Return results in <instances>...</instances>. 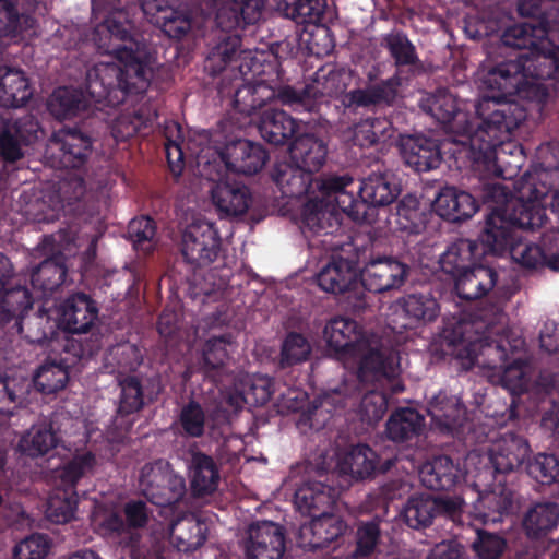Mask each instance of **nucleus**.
I'll return each mask as SVG.
<instances>
[{"label": "nucleus", "instance_id": "393cba45", "mask_svg": "<svg viewBox=\"0 0 559 559\" xmlns=\"http://www.w3.org/2000/svg\"><path fill=\"white\" fill-rule=\"evenodd\" d=\"M426 429L424 415L411 407L396 408L386 420L389 440L407 448L417 447Z\"/></svg>", "mask_w": 559, "mask_h": 559}, {"label": "nucleus", "instance_id": "1a4fd4ad", "mask_svg": "<svg viewBox=\"0 0 559 559\" xmlns=\"http://www.w3.org/2000/svg\"><path fill=\"white\" fill-rule=\"evenodd\" d=\"M153 510L141 499H130L120 511H110L99 526L104 535L119 539L120 545L130 549L132 559H140L141 530L147 526Z\"/></svg>", "mask_w": 559, "mask_h": 559}, {"label": "nucleus", "instance_id": "b1692460", "mask_svg": "<svg viewBox=\"0 0 559 559\" xmlns=\"http://www.w3.org/2000/svg\"><path fill=\"white\" fill-rule=\"evenodd\" d=\"M401 154L405 164L417 173L436 169L442 162L440 141L424 134L403 138Z\"/></svg>", "mask_w": 559, "mask_h": 559}, {"label": "nucleus", "instance_id": "c85d7f7f", "mask_svg": "<svg viewBox=\"0 0 559 559\" xmlns=\"http://www.w3.org/2000/svg\"><path fill=\"white\" fill-rule=\"evenodd\" d=\"M188 477L193 497L210 496L219 485V465L212 455L200 450L192 451L188 461Z\"/></svg>", "mask_w": 559, "mask_h": 559}, {"label": "nucleus", "instance_id": "a878e982", "mask_svg": "<svg viewBox=\"0 0 559 559\" xmlns=\"http://www.w3.org/2000/svg\"><path fill=\"white\" fill-rule=\"evenodd\" d=\"M211 181L215 183L211 189L212 202L221 217H238L247 213L251 192L246 185L224 180L223 176Z\"/></svg>", "mask_w": 559, "mask_h": 559}, {"label": "nucleus", "instance_id": "7c9ffc66", "mask_svg": "<svg viewBox=\"0 0 559 559\" xmlns=\"http://www.w3.org/2000/svg\"><path fill=\"white\" fill-rule=\"evenodd\" d=\"M463 478L459 462L449 455H437L419 468V479L426 488L433 491L452 490Z\"/></svg>", "mask_w": 559, "mask_h": 559}, {"label": "nucleus", "instance_id": "423d86ee", "mask_svg": "<svg viewBox=\"0 0 559 559\" xmlns=\"http://www.w3.org/2000/svg\"><path fill=\"white\" fill-rule=\"evenodd\" d=\"M373 383L360 382L359 393H356L352 388H345V382H342L335 389L323 393L308 408L307 419L310 427L318 429L324 426L333 412L347 407L358 408L362 419L368 423L380 420L386 412L388 401L383 393L372 388Z\"/></svg>", "mask_w": 559, "mask_h": 559}, {"label": "nucleus", "instance_id": "052dcab7", "mask_svg": "<svg viewBox=\"0 0 559 559\" xmlns=\"http://www.w3.org/2000/svg\"><path fill=\"white\" fill-rule=\"evenodd\" d=\"M276 98L282 105L292 107L295 110L312 111L319 91L316 86L306 85L297 90L290 85H282L274 90Z\"/></svg>", "mask_w": 559, "mask_h": 559}, {"label": "nucleus", "instance_id": "58836bf2", "mask_svg": "<svg viewBox=\"0 0 559 559\" xmlns=\"http://www.w3.org/2000/svg\"><path fill=\"white\" fill-rule=\"evenodd\" d=\"M32 96L28 79L19 69L0 67V106L20 107Z\"/></svg>", "mask_w": 559, "mask_h": 559}, {"label": "nucleus", "instance_id": "4be33fe9", "mask_svg": "<svg viewBox=\"0 0 559 559\" xmlns=\"http://www.w3.org/2000/svg\"><path fill=\"white\" fill-rule=\"evenodd\" d=\"M323 335L328 346L341 356L355 357L366 347L362 328L353 319L336 317L331 319Z\"/></svg>", "mask_w": 559, "mask_h": 559}, {"label": "nucleus", "instance_id": "338daca9", "mask_svg": "<svg viewBox=\"0 0 559 559\" xmlns=\"http://www.w3.org/2000/svg\"><path fill=\"white\" fill-rule=\"evenodd\" d=\"M472 548L478 559H500L507 549V540L497 533L477 530Z\"/></svg>", "mask_w": 559, "mask_h": 559}, {"label": "nucleus", "instance_id": "f257e3e1", "mask_svg": "<svg viewBox=\"0 0 559 559\" xmlns=\"http://www.w3.org/2000/svg\"><path fill=\"white\" fill-rule=\"evenodd\" d=\"M93 11L107 15L96 35L105 33L109 43L98 48L112 55L120 66L98 63L87 69L84 88L72 87V170L85 165L92 154L94 134L110 130L116 141H127L153 126L156 108L142 105L112 118L126 100L143 97L151 84L147 44L130 19L129 8L120 9L110 0H92Z\"/></svg>", "mask_w": 559, "mask_h": 559}, {"label": "nucleus", "instance_id": "680f3d73", "mask_svg": "<svg viewBox=\"0 0 559 559\" xmlns=\"http://www.w3.org/2000/svg\"><path fill=\"white\" fill-rule=\"evenodd\" d=\"M100 237L102 233L96 229L84 231L82 236L72 235V247L81 249L85 245L84 250L80 253L79 272L82 278L93 274V270L96 266L97 245Z\"/></svg>", "mask_w": 559, "mask_h": 559}, {"label": "nucleus", "instance_id": "bb28decb", "mask_svg": "<svg viewBox=\"0 0 559 559\" xmlns=\"http://www.w3.org/2000/svg\"><path fill=\"white\" fill-rule=\"evenodd\" d=\"M255 123L261 138L274 146L292 143L300 128L297 119L283 109L272 107L264 109Z\"/></svg>", "mask_w": 559, "mask_h": 559}, {"label": "nucleus", "instance_id": "6ab92c4d", "mask_svg": "<svg viewBox=\"0 0 559 559\" xmlns=\"http://www.w3.org/2000/svg\"><path fill=\"white\" fill-rule=\"evenodd\" d=\"M531 454L528 441L515 432H506L489 449L496 473L507 474L525 467Z\"/></svg>", "mask_w": 559, "mask_h": 559}, {"label": "nucleus", "instance_id": "09e8293b", "mask_svg": "<svg viewBox=\"0 0 559 559\" xmlns=\"http://www.w3.org/2000/svg\"><path fill=\"white\" fill-rule=\"evenodd\" d=\"M69 366L64 359H48L33 377L37 391L44 394H53L63 390L69 381Z\"/></svg>", "mask_w": 559, "mask_h": 559}, {"label": "nucleus", "instance_id": "ddd939ff", "mask_svg": "<svg viewBox=\"0 0 559 559\" xmlns=\"http://www.w3.org/2000/svg\"><path fill=\"white\" fill-rule=\"evenodd\" d=\"M222 251V238L214 224L197 222L189 225L181 237L180 252L193 269L207 266L217 260Z\"/></svg>", "mask_w": 559, "mask_h": 559}, {"label": "nucleus", "instance_id": "2f4dec72", "mask_svg": "<svg viewBox=\"0 0 559 559\" xmlns=\"http://www.w3.org/2000/svg\"><path fill=\"white\" fill-rule=\"evenodd\" d=\"M355 181L348 175L331 176L321 180L318 185L321 193L333 199L337 207L355 222L365 221L364 203L357 202V197L354 194Z\"/></svg>", "mask_w": 559, "mask_h": 559}, {"label": "nucleus", "instance_id": "9b49d317", "mask_svg": "<svg viewBox=\"0 0 559 559\" xmlns=\"http://www.w3.org/2000/svg\"><path fill=\"white\" fill-rule=\"evenodd\" d=\"M328 248L333 251L340 248L341 253L333 254L331 262L319 272L318 286L335 295L355 289L359 284L357 280L361 261L366 257L364 252H359V243L355 240L340 247L338 243L333 242Z\"/></svg>", "mask_w": 559, "mask_h": 559}, {"label": "nucleus", "instance_id": "aec40b11", "mask_svg": "<svg viewBox=\"0 0 559 559\" xmlns=\"http://www.w3.org/2000/svg\"><path fill=\"white\" fill-rule=\"evenodd\" d=\"M357 189V202L364 203L365 221H368V207L390 205L401 193V186L390 171H374L362 178Z\"/></svg>", "mask_w": 559, "mask_h": 559}, {"label": "nucleus", "instance_id": "f8f14e48", "mask_svg": "<svg viewBox=\"0 0 559 559\" xmlns=\"http://www.w3.org/2000/svg\"><path fill=\"white\" fill-rule=\"evenodd\" d=\"M139 488L151 503L159 507L178 503L187 491L185 478L176 474L169 462L163 459L143 465Z\"/></svg>", "mask_w": 559, "mask_h": 559}, {"label": "nucleus", "instance_id": "72a5a7b5", "mask_svg": "<svg viewBox=\"0 0 559 559\" xmlns=\"http://www.w3.org/2000/svg\"><path fill=\"white\" fill-rule=\"evenodd\" d=\"M338 497V491L322 481H306L297 488L294 503L297 510L311 519L330 512Z\"/></svg>", "mask_w": 559, "mask_h": 559}, {"label": "nucleus", "instance_id": "bf43d9fd", "mask_svg": "<svg viewBox=\"0 0 559 559\" xmlns=\"http://www.w3.org/2000/svg\"><path fill=\"white\" fill-rule=\"evenodd\" d=\"M7 138L8 143L16 146L19 159L23 156L22 144H31L38 139L40 127L35 117L25 115L14 121L7 119Z\"/></svg>", "mask_w": 559, "mask_h": 559}, {"label": "nucleus", "instance_id": "7ed1b4c3", "mask_svg": "<svg viewBox=\"0 0 559 559\" xmlns=\"http://www.w3.org/2000/svg\"><path fill=\"white\" fill-rule=\"evenodd\" d=\"M483 200L496 204L487 215L484 227V241L491 255H501L508 251L512 260L523 269L547 267L559 272V251L552 247L554 238L559 241V237L544 235L538 243L524 242L516 237V228L534 230L544 225L547 217L543 207L532 200L515 198L499 183L485 185Z\"/></svg>", "mask_w": 559, "mask_h": 559}, {"label": "nucleus", "instance_id": "4d7b16f0", "mask_svg": "<svg viewBox=\"0 0 559 559\" xmlns=\"http://www.w3.org/2000/svg\"><path fill=\"white\" fill-rule=\"evenodd\" d=\"M381 520L373 518L370 520H359L356 522L355 531V549L353 551V558H367L370 557L381 538Z\"/></svg>", "mask_w": 559, "mask_h": 559}, {"label": "nucleus", "instance_id": "13d9d810", "mask_svg": "<svg viewBox=\"0 0 559 559\" xmlns=\"http://www.w3.org/2000/svg\"><path fill=\"white\" fill-rule=\"evenodd\" d=\"M273 393V382L270 378L255 377L245 392L230 395L228 402L235 408H241L245 403L262 406L271 400Z\"/></svg>", "mask_w": 559, "mask_h": 559}, {"label": "nucleus", "instance_id": "0e129e2a", "mask_svg": "<svg viewBox=\"0 0 559 559\" xmlns=\"http://www.w3.org/2000/svg\"><path fill=\"white\" fill-rule=\"evenodd\" d=\"M121 393L118 413L131 415L140 412L144 405V392L141 381L135 376H128L120 382Z\"/></svg>", "mask_w": 559, "mask_h": 559}, {"label": "nucleus", "instance_id": "8fccbe9b", "mask_svg": "<svg viewBox=\"0 0 559 559\" xmlns=\"http://www.w3.org/2000/svg\"><path fill=\"white\" fill-rule=\"evenodd\" d=\"M436 498L430 495L411 496L401 513L404 522L414 530L430 526L436 518Z\"/></svg>", "mask_w": 559, "mask_h": 559}, {"label": "nucleus", "instance_id": "4468645a", "mask_svg": "<svg viewBox=\"0 0 559 559\" xmlns=\"http://www.w3.org/2000/svg\"><path fill=\"white\" fill-rule=\"evenodd\" d=\"M284 526L261 521L250 525L246 540L247 559H282L286 549Z\"/></svg>", "mask_w": 559, "mask_h": 559}, {"label": "nucleus", "instance_id": "69168bd1", "mask_svg": "<svg viewBox=\"0 0 559 559\" xmlns=\"http://www.w3.org/2000/svg\"><path fill=\"white\" fill-rule=\"evenodd\" d=\"M165 136V153L169 169L175 176H180L183 170L185 157L181 127L178 123H173L171 127L166 128Z\"/></svg>", "mask_w": 559, "mask_h": 559}, {"label": "nucleus", "instance_id": "ea45409f", "mask_svg": "<svg viewBox=\"0 0 559 559\" xmlns=\"http://www.w3.org/2000/svg\"><path fill=\"white\" fill-rule=\"evenodd\" d=\"M234 347L235 337L231 333L212 336L205 342L203 349L204 370L205 374L213 378L214 382L221 381V373Z\"/></svg>", "mask_w": 559, "mask_h": 559}, {"label": "nucleus", "instance_id": "774afa93", "mask_svg": "<svg viewBox=\"0 0 559 559\" xmlns=\"http://www.w3.org/2000/svg\"><path fill=\"white\" fill-rule=\"evenodd\" d=\"M179 424L187 437H202L205 430V413L200 403L190 400L183 405L179 414Z\"/></svg>", "mask_w": 559, "mask_h": 559}, {"label": "nucleus", "instance_id": "c756f323", "mask_svg": "<svg viewBox=\"0 0 559 559\" xmlns=\"http://www.w3.org/2000/svg\"><path fill=\"white\" fill-rule=\"evenodd\" d=\"M454 289L461 300L472 301L485 297L497 284V271L481 261L454 275Z\"/></svg>", "mask_w": 559, "mask_h": 559}, {"label": "nucleus", "instance_id": "e2e57ef3", "mask_svg": "<svg viewBox=\"0 0 559 559\" xmlns=\"http://www.w3.org/2000/svg\"><path fill=\"white\" fill-rule=\"evenodd\" d=\"M525 469L542 485L559 483V459L555 454H536L532 461H527Z\"/></svg>", "mask_w": 559, "mask_h": 559}, {"label": "nucleus", "instance_id": "39448f33", "mask_svg": "<svg viewBox=\"0 0 559 559\" xmlns=\"http://www.w3.org/2000/svg\"><path fill=\"white\" fill-rule=\"evenodd\" d=\"M212 5L215 8L216 27L223 34L210 49L205 59V69L212 75H217L236 61L241 46L239 31L260 20L264 3L263 0H224Z\"/></svg>", "mask_w": 559, "mask_h": 559}, {"label": "nucleus", "instance_id": "3c124183", "mask_svg": "<svg viewBox=\"0 0 559 559\" xmlns=\"http://www.w3.org/2000/svg\"><path fill=\"white\" fill-rule=\"evenodd\" d=\"M325 8L326 0H296L290 11V17L297 24L314 26V31L311 32L313 40L321 35L329 38L330 29L322 24Z\"/></svg>", "mask_w": 559, "mask_h": 559}, {"label": "nucleus", "instance_id": "20e7f679", "mask_svg": "<svg viewBox=\"0 0 559 559\" xmlns=\"http://www.w3.org/2000/svg\"><path fill=\"white\" fill-rule=\"evenodd\" d=\"M559 82V45L547 39L540 41L532 53H519L515 59L504 60L490 68L484 75V84L491 91L480 105H488V98L513 102L511 97L545 103L549 88L545 81Z\"/></svg>", "mask_w": 559, "mask_h": 559}, {"label": "nucleus", "instance_id": "f704fd0d", "mask_svg": "<svg viewBox=\"0 0 559 559\" xmlns=\"http://www.w3.org/2000/svg\"><path fill=\"white\" fill-rule=\"evenodd\" d=\"M271 177L285 198L299 199L311 191L313 173L295 163L274 165Z\"/></svg>", "mask_w": 559, "mask_h": 559}, {"label": "nucleus", "instance_id": "6e6552de", "mask_svg": "<svg viewBox=\"0 0 559 559\" xmlns=\"http://www.w3.org/2000/svg\"><path fill=\"white\" fill-rule=\"evenodd\" d=\"M521 338H511L503 330L492 342H486L481 347V365L499 377V383L512 394H522L528 390V364L519 357H511L522 346Z\"/></svg>", "mask_w": 559, "mask_h": 559}, {"label": "nucleus", "instance_id": "5701e85b", "mask_svg": "<svg viewBox=\"0 0 559 559\" xmlns=\"http://www.w3.org/2000/svg\"><path fill=\"white\" fill-rule=\"evenodd\" d=\"M346 528L347 524L341 516L325 512L300 526L298 545L305 550L325 548L341 537Z\"/></svg>", "mask_w": 559, "mask_h": 559}, {"label": "nucleus", "instance_id": "2eb2a0df", "mask_svg": "<svg viewBox=\"0 0 559 559\" xmlns=\"http://www.w3.org/2000/svg\"><path fill=\"white\" fill-rule=\"evenodd\" d=\"M141 9L148 21L174 39H181L192 27V14L187 7L164 4L163 0H145Z\"/></svg>", "mask_w": 559, "mask_h": 559}, {"label": "nucleus", "instance_id": "de8ad7c7", "mask_svg": "<svg viewBox=\"0 0 559 559\" xmlns=\"http://www.w3.org/2000/svg\"><path fill=\"white\" fill-rule=\"evenodd\" d=\"M67 259L62 254L53 255L43 261L31 274V282L43 293L56 290L66 280Z\"/></svg>", "mask_w": 559, "mask_h": 559}, {"label": "nucleus", "instance_id": "79ce46f5", "mask_svg": "<svg viewBox=\"0 0 559 559\" xmlns=\"http://www.w3.org/2000/svg\"><path fill=\"white\" fill-rule=\"evenodd\" d=\"M546 38V28L543 23H520L507 27L500 40L503 46L516 50H527L532 53L542 40Z\"/></svg>", "mask_w": 559, "mask_h": 559}, {"label": "nucleus", "instance_id": "864d4df0", "mask_svg": "<svg viewBox=\"0 0 559 559\" xmlns=\"http://www.w3.org/2000/svg\"><path fill=\"white\" fill-rule=\"evenodd\" d=\"M382 46L396 68L414 66L419 61L416 47L402 31L391 32L382 38Z\"/></svg>", "mask_w": 559, "mask_h": 559}, {"label": "nucleus", "instance_id": "c9c22d12", "mask_svg": "<svg viewBox=\"0 0 559 559\" xmlns=\"http://www.w3.org/2000/svg\"><path fill=\"white\" fill-rule=\"evenodd\" d=\"M559 525V504L555 501H538L530 506L523 515L522 526L530 539H540Z\"/></svg>", "mask_w": 559, "mask_h": 559}, {"label": "nucleus", "instance_id": "6e6d98bb", "mask_svg": "<svg viewBox=\"0 0 559 559\" xmlns=\"http://www.w3.org/2000/svg\"><path fill=\"white\" fill-rule=\"evenodd\" d=\"M396 223L399 228L408 234H419L426 224V215L420 202L414 194L404 195L396 205Z\"/></svg>", "mask_w": 559, "mask_h": 559}, {"label": "nucleus", "instance_id": "dca6fc26", "mask_svg": "<svg viewBox=\"0 0 559 559\" xmlns=\"http://www.w3.org/2000/svg\"><path fill=\"white\" fill-rule=\"evenodd\" d=\"M489 254L491 251L484 241L483 230L477 240L459 238L451 242L441 254L439 263L441 270L453 277L473 267Z\"/></svg>", "mask_w": 559, "mask_h": 559}, {"label": "nucleus", "instance_id": "4c0bfd02", "mask_svg": "<svg viewBox=\"0 0 559 559\" xmlns=\"http://www.w3.org/2000/svg\"><path fill=\"white\" fill-rule=\"evenodd\" d=\"M402 312L408 320L403 328H412L418 323L432 322L437 319L440 307L430 290L405 295L400 300Z\"/></svg>", "mask_w": 559, "mask_h": 559}, {"label": "nucleus", "instance_id": "0eeeda50", "mask_svg": "<svg viewBox=\"0 0 559 559\" xmlns=\"http://www.w3.org/2000/svg\"><path fill=\"white\" fill-rule=\"evenodd\" d=\"M269 159V153L259 143L248 140H236L222 150L203 147L195 154V163L200 175L207 180H215L226 171L254 175Z\"/></svg>", "mask_w": 559, "mask_h": 559}, {"label": "nucleus", "instance_id": "a211bd4d", "mask_svg": "<svg viewBox=\"0 0 559 559\" xmlns=\"http://www.w3.org/2000/svg\"><path fill=\"white\" fill-rule=\"evenodd\" d=\"M357 356L360 357L358 371L345 378V388L349 386L359 393L360 382H376L381 379L394 378L397 369L394 357L380 348H372L366 341V347Z\"/></svg>", "mask_w": 559, "mask_h": 559}, {"label": "nucleus", "instance_id": "a19ab883", "mask_svg": "<svg viewBox=\"0 0 559 559\" xmlns=\"http://www.w3.org/2000/svg\"><path fill=\"white\" fill-rule=\"evenodd\" d=\"M442 337L451 346H462L466 352L467 356L473 359L477 356V349H479V356H481V347L486 342H492L495 338L490 336H476L473 334V324L466 320H451L445 322L442 330Z\"/></svg>", "mask_w": 559, "mask_h": 559}, {"label": "nucleus", "instance_id": "c03bdc74", "mask_svg": "<svg viewBox=\"0 0 559 559\" xmlns=\"http://www.w3.org/2000/svg\"><path fill=\"white\" fill-rule=\"evenodd\" d=\"M57 437L48 424L33 425L17 442V451L29 459L46 455L57 445Z\"/></svg>", "mask_w": 559, "mask_h": 559}, {"label": "nucleus", "instance_id": "37998d69", "mask_svg": "<svg viewBox=\"0 0 559 559\" xmlns=\"http://www.w3.org/2000/svg\"><path fill=\"white\" fill-rule=\"evenodd\" d=\"M274 96V88L262 82L245 83L237 86L235 91L233 108L243 116L252 117Z\"/></svg>", "mask_w": 559, "mask_h": 559}, {"label": "nucleus", "instance_id": "cd10ccee", "mask_svg": "<svg viewBox=\"0 0 559 559\" xmlns=\"http://www.w3.org/2000/svg\"><path fill=\"white\" fill-rule=\"evenodd\" d=\"M299 228L305 237L330 236L341 229L340 215L324 200H310L301 209Z\"/></svg>", "mask_w": 559, "mask_h": 559}, {"label": "nucleus", "instance_id": "5fc2aeb1", "mask_svg": "<svg viewBox=\"0 0 559 559\" xmlns=\"http://www.w3.org/2000/svg\"><path fill=\"white\" fill-rule=\"evenodd\" d=\"M156 223L148 216H140L128 224L127 235L136 251L150 255L156 247Z\"/></svg>", "mask_w": 559, "mask_h": 559}, {"label": "nucleus", "instance_id": "f3484780", "mask_svg": "<svg viewBox=\"0 0 559 559\" xmlns=\"http://www.w3.org/2000/svg\"><path fill=\"white\" fill-rule=\"evenodd\" d=\"M98 305L85 293H72V356L94 355L102 345L98 337L91 340L83 347L82 340L73 337L75 334H85L98 319Z\"/></svg>", "mask_w": 559, "mask_h": 559}, {"label": "nucleus", "instance_id": "412c9836", "mask_svg": "<svg viewBox=\"0 0 559 559\" xmlns=\"http://www.w3.org/2000/svg\"><path fill=\"white\" fill-rule=\"evenodd\" d=\"M427 412L432 427L440 432L451 436L463 432L467 421V411L456 396L440 391L428 402Z\"/></svg>", "mask_w": 559, "mask_h": 559}, {"label": "nucleus", "instance_id": "49530a36", "mask_svg": "<svg viewBox=\"0 0 559 559\" xmlns=\"http://www.w3.org/2000/svg\"><path fill=\"white\" fill-rule=\"evenodd\" d=\"M33 307V297L29 290L11 282L0 293V322L8 323L11 320H20L22 314Z\"/></svg>", "mask_w": 559, "mask_h": 559}, {"label": "nucleus", "instance_id": "603ef678", "mask_svg": "<svg viewBox=\"0 0 559 559\" xmlns=\"http://www.w3.org/2000/svg\"><path fill=\"white\" fill-rule=\"evenodd\" d=\"M312 348L306 336L298 332H289L283 340L278 359V368L300 365L309 360Z\"/></svg>", "mask_w": 559, "mask_h": 559}, {"label": "nucleus", "instance_id": "a18cd8bd", "mask_svg": "<svg viewBox=\"0 0 559 559\" xmlns=\"http://www.w3.org/2000/svg\"><path fill=\"white\" fill-rule=\"evenodd\" d=\"M378 465V454L369 445L359 443L344 456L341 471L349 474L354 479L362 480L372 476Z\"/></svg>", "mask_w": 559, "mask_h": 559}, {"label": "nucleus", "instance_id": "9d476101", "mask_svg": "<svg viewBox=\"0 0 559 559\" xmlns=\"http://www.w3.org/2000/svg\"><path fill=\"white\" fill-rule=\"evenodd\" d=\"M359 252L366 255L360 267V284L366 290L382 294L405 284L411 273L407 263L396 257L376 254L372 243L359 245Z\"/></svg>", "mask_w": 559, "mask_h": 559}, {"label": "nucleus", "instance_id": "f03ea898", "mask_svg": "<svg viewBox=\"0 0 559 559\" xmlns=\"http://www.w3.org/2000/svg\"><path fill=\"white\" fill-rule=\"evenodd\" d=\"M484 93L480 100L474 106L480 123L475 128L468 114L459 100L447 88H438L433 94L421 99V109L444 127L448 132L464 138L460 142L468 145L467 156L475 170L487 177H502V155L511 147L518 148L509 141L512 132L526 119V110L516 102H502L488 98V105L480 108L491 91L483 83Z\"/></svg>", "mask_w": 559, "mask_h": 559}, {"label": "nucleus", "instance_id": "e433bc0d", "mask_svg": "<svg viewBox=\"0 0 559 559\" xmlns=\"http://www.w3.org/2000/svg\"><path fill=\"white\" fill-rule=\"evenodd\" d=\"M292 162L311 173L319 171L328 156V144L313 133L297 135L289 146Z\"/></svg>", "mask_w": 559, "mask_h": 559}, {"label": "nucleus", "instance_id": "473e14b6", "mask_svg": "<svg viewBox=\"0 0 559 559\" xmlns=\"http://www.w3.org/2000/svg\"><path fill=\"white\" fill-rule=\"evenodd\" d=\"M479 209L475 197L455 187L440 190L433 202L435 212L443 219L459 223L471 218Z\"/></svg>", "mask_w": 559, "mask_h": 559}]
</instances>
